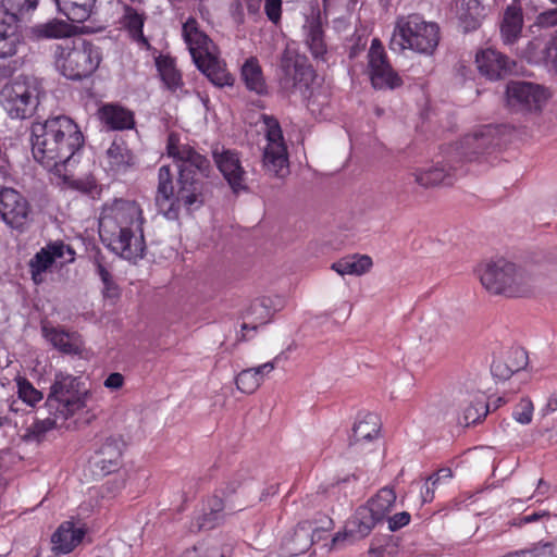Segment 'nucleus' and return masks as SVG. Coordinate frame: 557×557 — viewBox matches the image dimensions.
Segmentation results:
<instances>
[{"mask_svg": "<svg viewBox=\"0 0 557 557\" xmlns=\"http://www.w3.org/2000/svg\"><path fill=\"white\" fill-rule=\"evenodd\" d=\"M410 521V515L407 511L398 512L388 518V529L397 531L398 529L407 525Z\"/></svg>", "mask_w": 557, "mask_h": 557, "instance_id": "nucleus-53", "label": "nucleus"}, {"mask_svg": "<svg viewBox=\"0 0 557 557\" xmlns=\"http://www.w3.org/2000/svg\"><path fill=\"white\" fill-rule=\"evenodd\" d=\"M65 251H67L71 256L74 255V251L70 246L59 240L48 244L29 260L28 267L30 276L36 285L42 284L45 282L46 273L50 271L57 259H60L64 256ZM73 260L74 258L71 257L70 261Z\"/></svg>", "mask_w": 557, "mask_h": 557, "instance_id": "nucleus-16", "label": "nucleus"}, {"mask_svg": "<svg viewBox=\"0 0 557 557\" xmlns=\"http://www.w3.org/2000/svg\"><path fill=\"white\" fill-rule=\"evenodd\" d=\"M88 391L79 377L62 372L55 374L54 382L46 400V409L65 422L85 406Z\"/></svg>", "mask_w": 557, "mask_h": 557, "instance_id": "nucleus-6", "label": "nucleus"}, {"mask_svg": "<svg viewBox=\"0 0 557 557\" xmlns=\"http://www.w3.org/2000/svg\"><path fill=\"white\" fill-rule=\"evenodd\" d=\"M0 213L3 221L14 230L23 232L32 222L28 200L11 187L0 189Z\"/></svg>", "mask_w": 557, "mask_h": 557, "instance_id": "nucleus-13", "label": "nucleus"}, {"mask_svg": "<svg viewBox=\"0 0 557 557\" xmlns=\"http://www.w3.org/2000/svg\"><path fill=\"white\" fill-rule=\"evenodd\" d=\"M23 44V35L17 22L9 18L0 20V58L15 55Z\"/></svg>", "mask_w": 557, "mask_h": 557, "instance_id": "nucleus-26", "label": "nucleus"}, {"mask_svg": "<svg viewBox=\"0 0 557 557\" xmlns=\"http://www.w3.org/2000/svg\"><path fill=\"white\" fill-rule=\"evenodd\" d=\"M48 413L49 416L47 418L35 421L29 428L26 429L25 434L22 436L24 442H40L48 431L53 430L64 423L61 421V418L57 417L55 414H51L50 412Z\"/></svg>", "mask_w": 557, "mask_h": 557, "instance_id": "nucleus-37", "label": "nucleus"}, {"mask_svg": "<svg viewBox=\"0 0 557 557\" xmlns=\"http://www.w3.org/2000/svg\"><path fill=\"white\" fill-rule=\"evenodd\" d=\"M57 64L69 79L82 81L91 76L102 61L101 49L86 39H78L73 46L60 48Z\"/></svg>", "mask_w": 557, "mask_h": 557, "instance_id": "nucleus-7", "label": "nucleus"}, {"mask_svg": "<svg viewBox=\"0 0 557 557\" xmlns=\"http://www.w3.org/2000/svg\"><path fill=\"white\" fill-rule=\"evenodd\" d=\"M490 410L488 404L481 397L480 399H476L475 403L471 406H469L465 410V422L467 425L475 423L480 421L482 418H485L487 412Z\"/></svg>", "mask_w": 557, "mask_h": 557, "instance_id": "nucleus-44", "label": "nucleus"}, {"mask_svg": "<svg viewBox=\"0 0 557 557\" xmlns=\"http://www.w3.org/2000/svg\"><path fill=\"white\" fill-rule=\"evenodd\" d=\"M237 388L246 394H252L261 385V375H257L251 368L238 373L235 380Z\"/></svg>", "mask_w": 557, "mask_h": 557, "instance_id": "nucleus-43", "label": "nucleus"}, {"mask_svg": "<svg viewBox=\"0 0 557 557\" xmlns=\"http://www.w3.org/2000/svg\"><path fill=\"white\" fill-rule=\"evenodd\" d=\"M58 10L70 21L82 23L86 21L94 8L96 0H52Z\"/></svg>", "mask_w": 557, "mask_h": 557, "instance_id": "nucleus-32", "label": "nucleus"}, {"mask_svg": "<svg viewBox=\"0 0 557 557\" xmlns=\"http://www.w3.org/2000/svg\"><path fill=\"white\" fill-rule=\"evenodd\" d=\"M244 318L251 319L252 321L251 326L249 323H243V331L248 330L249 327L256 331L259 325L267 324L272 319L270 311L265 308L259 298L251 302V305L246 310Z\"/></svg>", "mask_w": 557, "mask_h": 557, "instance_id": "nucleus-39", "label": "nucleus"}, {"mask_svg": "<svg viewBox=\"0 0 557 557\" xmlns=\"http://www.w3.org/2000/svg\"><path fill=\"white\" fill-rule=\"evenodd\" d=\"M124 383V377L121 373H111L104 381V386L111 389H119Z\"/></svg>", "mask_w": 557, "mask_h": 557, "instance_id": "nucleus-56", "label": "nucleus"}, {"mask_svg": "<svg viewBox=\"0 0 557 557\" xmlns=\"http://www.w3.org/2000/svg\"><path fill=\"white\" fill-rule=\"evenodd\" d=\"M3 106L14 119H26L34 114L39 103L38 88L34 83L16 78L1 90Z\"/></svg>", "mask_w": 557, "mask_h": 557, "instance_id": "nucleus-9", "label": "nucleus"}, {"mask_svg": "<svg viewBox=\"0 0 557 557\" xmlns=\"http://www.w3.org/2000/svg\"><path fill=\"white\" fill-rule=\"evenodd\" d=\"M380 431V421L377 416L367 413L358 419L352 428V434L349 438V446H356L363 442H369L377 436Z\"/></svg>", "mask_w": 557, "mask_h": 557, "instance_id": "nucleus-29", "label": "nucleus"}, {"mask_svg": "<svg viewBox=\"0 0 557 557\" xmlns=\"http://www.w3.org/2000/svg\"><path fill=\"white\" fill-rule=\"evenodd\" d=\"M268 145L263 151V168L275 177H285L289 173L287 148L278 121L273 116H263Z\"/></svg>", "mask_w": 557, "mask_h": 557, "instance_id": "nucleus-10", "label": "nucleus"}, {"mask_svg": "<svg viewBox=\"0 0 557 557\" xmlns=\"http://www.w3.org/2000/svg\"><path fill=\"white\" fill-rule=\"evenodd\" d=\"M311 531L312 527L310 523H299L293 535L284 541L286 554L289 556H298L306 553L313 543Z\"/></svg>", "mask_w": 557, "mask_h": 557, "instance_id": "nucleus-30", "label": "nucleus"}, {"mask_svg": "<svg viewBox=\"0 0 557 557\" xmlns=\"http://www.w3.org/2000/svg\"><path fill=\"white\" fill-rule=\"evenodd\" d=\"M476 272L482 286L494 295L522 297L536 287V277L528 269L504 258L481 263Z\"/></svg>", "mask_w": 557, "mask_h": 557, "instance_id": "nucleus-4", "label": "nucleus"}, {"mask_svg": "<svg viewBox=\"0 0 557 557\" xmlns=\"http://www.w3.org/2000/svg\"><path fill=\"white\" fill-rule=\"evenodd\" d=\"M214 160L234 193L247 189L246 172L236 152L231 150H224L222 153L214 152Z\"/></svg>", "mask_w": 557, "mask_h": 557, "instance_id": "nucleus-20", "label": "nucleus"}, {"mask_svg": "<svg viewBox=\"0 0 557 557\" xmlns=\"http://www.w3.org/2000/svg\"><path fill=\"white\" fill-rule=\"evenodd\" d=\"M168 153L178 169L176 191L170 209L183 206L187 210L200 208L208 194L210 161L188 145H176L172 136L168 144Z\"/></svg>", "mask_w": 557, "mask_h": 557, "instance_id": "nucleus-3", "label": "nucleus"}, {"mask_svg": "<svg viewBox=\"0 0 557 557\" xmlns=\"http://www.w3.org/2000/svg\"><path fill=\"white\" fill-rule=\"evenodd\" d=\"M544 58L547 64L557 70V29L554 37L547 44L544 50Z\"/></svg>", "mask_w": 557, "mask_h": 557, "instance_id": "nucleus-51", "label": "nucleus"}, {"mask_svg": "<svg viewBox=\"0 0 557 557\" xmlns=\"http://www.w3.org/2000/svg\"><path fill=\"white\" fill-rule=\"evenodd\" d=\"M306 44L313 58L323 59L326 53V45L323 38V30L319 23H311L308 27Z\"/></svg>", "mask_w": 557, "mask_h": 557, "instance_id": "nucleus-41", "label": "nucleus"}, {"mask_svg": "<svg viewBox=\"0 0 557 557\" xmlns=\"http://www.w3.org/2000/svg\"><path fill=\"white\" fill-rule=\"evenodd\" d=\"M181 557H225V554L215 546L205 547L200 545L185 550Z\"/></svg>", "mask_w": 557, "mask_h": 557, "instance_id": "nucleus-47", "label": "nucleus"}, {"mask_svg": "<svg viewBox=\"0 0 557 557\" xmlns=\"http://www.w3.org/2000/svg\"><path fill=\"white\" fill-rule=\"evenodd\" d=\"M396 500V494L393 488L383 487L381 488L374 497L368 500L366 506L376 515L381 519V521L386 517V515L392 509L394 503Z\"/></svg>", "mask_w": 557, "mask_h": 557, "instance_id": "nucleus-38", "label": "nucleus"}, {"mask_svg": "<svg viewBox=\"0 0 557 557\" xmlns=\"http://www.w3.org/2000/svg\"><path fill=\"white\" fill-rule=\"evenodd\" d=\"M264 11L271 22L277 23L281 20L282 0H264Z\"/></svg>", "mask_w": 557, "mask_h": 557, "instance_id": "nucleus-49", "label": "nucleus"}, {"mask_svg": "<svg viewBox=\"0 0 557 557\" xmlns=\"http://www.w3.org/2000/svg\"><path fill=\"white\" fill-rule=\"evenodd\" d=\"M86 534L85 524L65 521L57 529L51 537L52 550L58 554H69L82 543Z\"/></svg>", "mask_w": 557, "mask_h": 557, "instance_id": "nucleus-23", "label": "nucleus"}, {"mask_svg": "<svg viewBox=\"0 0 557 557\" xmlns=\"http://www.w3.org/2000/svg\"><path fill=\"white\" fill-rule=\"evenodd\" d=\"M95 263H96V267H97V273L100 276L102 283L103 284H111L112 275L109 272V270L104 267V264L102 263L101 258H97Z\"/></svg>", "mask_w": 557, "mask_h": 557, "instance_id": "nucleus-57", "label": "nucleus"}, {"mask_svg": "<svg viewBox=\"0 0 557 557\" xmlns=\"http://www.w3.org/2000/svg\"><path fill=\"white\" fill-rule=\"evenodd\" d=\"M278 359V357H275L274 361L265 362L261 366L251 368L253 372L257 373V375H261V381L263 380V375L265 373H270L275 369V361Z\"/></svg>", "mask_w": 557, "mask_h": 557, "instance_id": "nucleus-58", "label": "nucleus"}, {"mask_svg": "<svg viewBox=\"0 0 557 557\" xmlns=\"http://www.w3.org/2000/svg\"><path fill=\"white\" fill-rule=\"evenodd\" d=\"M467 10L473 14L485 15L484 7L481 5L480 0H467Z\"/></svg>", "mask_w": 557, "mask_h": 557, "instance_id": "nucleus-59", "label": "nucleus"}, {"mask_svg": "<svg viewBox=\"0 0 557 557\" xmlns=\"http://www.w3.org/2000/svg\"><path fill=\"white\" fill-rule=\"evenodd\" d=\"M182 35L194 61L208 57L215 49L209 36L199 28V23L195 17H188L183 24Z\"/></svg>", "mask_w": 557, "mask_h": 557, "instance_id": "nucleus-22", "label": "nucleus"}, {"mask_svg": "<svg viewBox=\"0 0 557 557\" xmlns=\"http://www.w3.org/2000/svg\"><path fill=\"white\" fill-rule=\"evenodd\" d=\"M176 184H173V175L169 165H162L158 172V188L156 200L158 205L173 202Z\"/></svg>", "mask_w": 557, "mask_h": 557, "instance_id": "nucleus-36", "label": "nucleus"}, {"mask_svg": "<svg viewBox=\"0 0 557 557\" xmlns=\"http://www.w3.org/2000/svg\"><path fill=\"white\" fill-rule=\"evenodd\" d=\"M29 140L34 159L58 175L66 174L85 143L79 126L66 115L33 122Z\"/></svg>", "mask_w": 557, "mask_h": 557, "instance_id": "nucleus-1", "label": "nucleus"}, {"mask_svg": "<svg viewBox=\"0 0 557 557\" xmlns=\"http://www.w3.org/2000/svg\"><path fill=\"white\" fill-rule=\"evenodd\" d=\"M240 78L246 88L259 96L268 94V85L262 67L256 57L248 58L240 67Z\"/></svg>", "mask_w": 557, "mask_h": 557, "instance_id": "nucleus-28", "label": "nucleus"}, {"mask_svg": "<svg viewBox=\"0 0 557 557\" xmlns=\"http://www.w3.org/2000/svg\"><path fill=\"white\" fill-rule=\"evenodd\" d=\"M372 267V259L367 255L347 256L334 262L331 267L332 270L339 275H362L367 273Z\"/></svg>", "mask_w": 557, "mask_h": 557, "instance_id": "nucleus-33", "label": "nucleus"}, {"mask_svg": "<svg viewBox=\"0 0 557 557\" xmlns=\"http://www.w3.org/2000/svg\"><path fill=\"white\" fill-rule=\"evenodd\" d=\"M156 66L162 82L168 89L175 92L183 87L182 75L175 67L174 59L168 55H159L156 59Z\"/></svg>", "mask_w": 557, "mask_h": 557, "instance_id": "nucleus-34", "label": "nucleus"}, {"mask_svg": "<svg viewBox=\"0 0 557 557\" xmlns=\"http://www.w3.org/2000/svg\"><path fill=\"white\" fill-rule=\"evenodd\" d=\"M440 42V26L420 14L399 16L391 40V49L432 55Z\"/></svg>", "mask_w": 557, "mask_h": 557, "instance_id": "nucleus-5", "label": "nucleus"}, {"mask_svg": "<svg viewBox=\"0 0 557 557\" xmlns=\"http://www.w3.org/2000/svg\"><path fill=\"white\" fill-rule=\"evenodd\" d=\"M239 486L238 482H230L227 483L225 487V495H231L237 491V487Z\"/></svg>", "mask_w": 557, "mask_h": 557, "instance_id": "nucleus-63", "label": "nucleus"}, {"mask_svg": "<svg viewBox=\"0 0 557 557\" xmlns=\"http://www.w3.org/2000/svg\"><path fill=\"white\" fill-rule=\"evenodd\" d=\"M315 77L314 70L305 55L285 49L280 58L277 78L281 89L287 94L305 95Z\"/></svg>", "mask_w": 557, "mask_h": 557, "instance_id": "nucleus-8", "label": "nucleus"}, {"mask_svg": "<svg viewBox=\"0 0 557 557\" xmlns=\"http://www.w3.org/2000/svg\"><path fill=\"white\" fill-rule=\"evenodd\" d=\"M143 211L132 200L115 199L106 203L99 219V235L103 244L126 260L141 259L146 250Z\"/></svg>", "mask_w": 557, "mask_h": 557, "instance_id": "nucleus-2", "label": "nucleus"}, {"mask_svg": "<svg viewBox=\"0 0 557 557\" xmlns=\"http://www.w3.org/2000/svg\"><path fill=\"white\" fill-rule=\"evenodd\" d=\"M32 34L38 39H60L71 36L72 26L64 21L53 18L33 26Z\"/></svg>", "mask_w": 557, "mask_h": 557, "instance_id": "nucleus-35", "label": "nucleus"}, {"mask_svg": "<svg viewBox=\"0 0 557 557\" xmlns=\"http://www.w3.org/2000/svg\"><path fill=\"white\" fill-rule=\"evenodd\" d=\"M38 0H1V8L9 20L18 22L20 15L36 9Z\"/></svg>", "mask_w": 557, "mask_h": 557, "instance_id": "nucleus-42", "label": "nucleus"}, {"mask_svg": "<svg viewBox=\"0 0 557 557\" xmlns=\"http://www.w3.org/2000/svg\"><path fill=\"white\" fill-rule=\"evenodd\" d=\"M44 337L51 345L64 354H79L82 350V341L77 333H69L63 330L42 325Z\"/></svg>", "mask_w": 557, "mask_h": 557, "instance_id": "nucleus-27", "label": "nucleus"}, {"mask_svg": "<svg viewBox=\"0 0 557 557\" xmlns=\"http://www.w3.org/2000/svg\"><path fill=\"white\" fill-rule=\"evenodd\" d=\"M495 135L496 131L493 127L484 126L465 136L456 147V156L467 161L476 160L498 144Z\"/></svg>", "mask_w": 557, "mask_h": 557, "instance_id": "nucleus-17", "label": "nucleus"}, {"mask_svg": "<svg viewBox=\"0 0 557 557\" xmlns=\"http://www.w3.org/2000/svg\"><path fill=\"white\" fill-rule=\"evenodd\" d=\"M107 159L111 171L121 172L129 165L131 154L123 144L113 141L107 150Z\"/></svg>", "mask_w": 557, "mask_h": 557, "instance_id": "nucleus-40", "label": "nucleus"}, {"mask_svg": "<svg viewBox=\"0 0 557 557\" xmlns=\"http://www.w3.org/2000/svg\"><path fill=\"white\" fill-rule=\"evenodd\" d=\"M18 396L23 401L30 406H34L42 398L41 393L37 391L27 380L18 382Z\"/></svg>", "mask_w": 557, "mask_h": 557, "instance_id": "nucleus-45", "label": "nucleus"}, {"mask_svg": "<svg viewBox=\"0 0 557 557\" xmlns=\"http://www.w3.org/2000/svg\"><path fill=\"white\" fill-rule=\"evenodd\" d=\"M368 58L370 78L375 89H395L403 85V79L389 64L380 39L372 40Z\"/></svg>", "mask_w": 557, "mask_h": 557, "instance_id": "nucleus-12", "label": "nucleus"}, {"mask_svg": "<svg viewBox=\"0 0 557 557\" xmlns=\"http://www.w3.org/2000/svg\"><path fill=\"white\" fill-rule=\"evenodd\" d=\"M369 554L372 557H385L384 556V548H382V547L370 548Z\"/></svg>", "mask_w": 557, "mask_h": 557, "instance_id": "nucleus-64", "label": "nucleus"}, {"mask_svg": "<svg viewBox=\"0 0 557 557\" xmlns=\"http://www.w3.org/2000/svg\"><path fill=\"white\" fill-rule=\"evenodd\" d=\"M199 71H201L212 84L219 87L233 85L234 78L226 70L225 63L220 60L214 50L208 57L194 61Z\"/></svg>", "mask_w": 557, "mask_h": 557, "instance_id": "nucleus-24", "label": "nucleus"}, {"mask_svg": "<svg viewBox=\"0 0 557 557\" xmlns=\"http://www.w3.org/2000/svg\"><path fill=\"white\" fill-rule=\"evenodd\" d=\"M213 504L211 506V513H218L224 509L222 499L214 497L212 499Z\"/></svg>", "mask_w": 557, "mask_h": 557, "instance_id": "nucleus-62", "label": "nucleus"}, {"mask_svg": "<svg viewBox=\"0 0 557 557\" xmlns=\"http://www.w3.org/2000/svg\"><path fill=\"white\" fill-rule=\"evenodd\" d=\"M147 16L144 11H140L132 5L125 4L123 7V15L121 17V24L128 33L131 39L146 49H150L151 46L147 37L143 33L144 24Z\"/></svg>", "mask_w": 557, "mask_h": 557, "instance_id": "nucleus-25", "label": "nucleus"}, {"mask_svg": "<svg viewBox=\"0 0 557 557\" xmlns=\"http://www.w3.org/2000/svg\"><path fill=\"white\" fill-rule=\"evenodd\" d=\"M548 516V512H534V513H531V515H527V516H523L520 518L519 520V525L521 524H524V523H531V522H534V521H537L539 519L543 518V517H547Z\"/></svg>", "mask_w": 557, "mask_h": 557, "instance_id": "nucleus-60", "label": "nucleus"}, {"mask_svg": "<svg viewBox=\"0 0 557 557\" xmlns=\"http://www.w3.org/2000/svg\"><path fill=\"white\" fill-rule=\"evenodd\" d=\"M101 120L112 129H131L135 125L131 111L115 104H107L100 110Z\"/></svg>", "mask_w": 557, "mask_h": 557, "instance_id": "nucleus-31", "label": "nucleus"}, {"mask_svg": "<svg viewBox=\"0 0 557 557\" xmlns=\"http://www.w3.org/2000/svg\"><path fill=\"white\" fill-rule=\"evenodd\" d=\"M125 443L121 436H108L88 459V468L94 476L103 478L116 472L122 466Z\"/></svg>", "mask_w": 557, "mask_h": 557, "instance_id": "nucleus-11", "label": "nucleus"}, {"mask_svg": "<svg viewBox=\"0 0 557 557\" xmlns=\"http://www.w3.org/2000/svg\"><path fill=\"white\" fill-rule=\"evenodd\" d=\"M265 308L270 311L271 317L285 307V299L281 296H263L259 298Z\"/></svg>", "mask_w": 557, "mask_h": 557, "instance_id": "nucleus-50", "label": "nucleus"}, {"mask_svg": "<svg viewBox=\"0 0 557 557\" xmlns=\"http://www.w3.org/2000/svg\"><path fill=\"white\" fill-rule=\"evenodd\" d=\"M457 168L447 162H437L430 168H417L409 173L416 184L423 188H431L438 185H451Z\"/></svg>", "mask_w": 557, "mask_h": 557, "instance_id": "nucleus-19", "label": "nucleus"}, {"mask_svg": "<svg viewBox=\"0 0 557 557\" xmlns=\"http://www.w3.org/2000/svg\"><path fill=\"white\" fill-rule=\"evenodd\" d=\"M484 15L473 14V12H469L468 14H462L460 16V21L466 32L474 30L480 27L481 20Z\"/></svg>", "mask_w": 557, "mask_h": 557, "instance_id": "nucleus-52", "label": "nucleus"}, {"mask_svg": "<svg viewBox=\"0 0 557 557\" xmlns=\"http://www.w3.org/2000/svg\"><path fill=\"white\" fill-rule=\"evenodd\" d=\"M381 519L366 505L358 507L355 515L347 521L345 530L336 533L332 540V547H339L345 543H354L370 534Z\"/></svg>", "mask_w": 557, "mask_h": 557, "instance_id": "nucleus-15", "label": "nucleus"}, {"mask_svg": "<svg viewBox=\"0 0 557 557\" xmlns=\"http://www.w3.org/2000/svg\"><path fill=\"white\" fill-rule=\"evenodd\" d=\"M492 373L498 379L507 380L512 375L513 370L508 368L504 362L497 361L492 364Z\"/></svg>", "mask_w": 557, "mask_h": 557, "instance_id": "nucleus-55", "label": "nucleus"}, {"mask_svg": "<svg viewBox=\"0 0 557 557\" xmlns=\"http://www.w3.org/2000/svg\"><path fill=\"white\" fill-rule=\"evenodd\" d=\"M507 103L513 111H540L547 97L545 90L528 82H510L506 89Z\"/></svg>", "mask_w": 557, "mask_h": 557, "instance_id": "nucleus-14", "label": "nucleus"}, {"mask_svg": "<svg viewBox=\"0 0 557 557\" xmlns=\"http://www.w3.org/2000/svg\"><path fill=\"white\" fill-rule=\"evenodd\" d=\"M524 16L520 0H512L500 15L499 33L504 45H515L522 36Z\"/></svg>", "mask_w": 557, "mask_h": 557, "instance_id": "nucleus-18", "label": "nucleus"}, {"mask_svg": "<svg viewBox=\"0 0 557 557\" xmlns=\"http://www.w3.org/2000/svg\"><path fill=\"white\" fill-rule=\"evenodd\" d=\"M546 409L548 411L557 410V391L549 396Z\"/></svg>", "mask_w": 557, "mask_h": 557, "instance_id": "nucleus-61", "label": "nucleus"}, {"mask_svg": "<svg viewBox=\"0 0 557 557\" xmlns=\"http://www.w3.org/2000/svg\"><path fill=\"white\" fill-rule=\"evenodd\" d=\"M532 414L533 404L528 398L521 399L513 411L515 420L522 424H529L532 421Z\"/></svg>", "mask_w": 557, "mask_h": 557, "instance_id": "nucleus-46", "label": "nucleus"}, {"mask_svg": "<svg viewBox=\"0 0 557 557\" xmlns=\"http://www.w3.org/2000/svg\"><path fill=\"white\" fill-rule=\"evenodd\" d=\"M522 557H557L553 550V544L547 543H539L534 545L532 548L522 549Z\"/></svg>", "mask_w": 557, "mask_h": 557, "instance_id": "nucleus-48", "label": "nucleus"}, {"mask_svg": "<svg viewBox=\"0 0 557 557\" xmlns=\"http://www.w3.org/2000/svg\"><path fill=\"white\" fill-rule=\"evenodd\" d=\"M475 63L481 74L490 79H498L510 73L515 62L507 55L487 48L476 53Z\"/></svg>", "mask_w": 557, "mask_h": 557, "instance_id": "nucleus-21", "label": "nucleus"}, {"mask_svg": "<svg viewBox=\"0 0 557 557\" xmlns=\"http://www.w3.org/2000/svg\"><path fill=\"white\" fill-rule=\"evenodd\" d=\"M539 25L542 27H554L557 25V8L541 13L537 17Z\"/></svg>", "mask_w": 557, "mask_h": 557, "instance_id": "nucleus-54", "label": "nucleus"}]
</instances>
